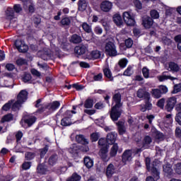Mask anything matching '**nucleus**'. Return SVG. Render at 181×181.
<instances>
[{
  "instance_id": "a19ab883",
  "label": "nucleus",
  "mask_w": 181,
  "mask_h": 181,
  "mask_svg": "<svg viewBox=\"0 0 181 181\" xmlns=\"http://www.w3.org/2000/svg\"><path fill=\"white\" fill-rule=\"evenodd\" d=\"M93 100L91 99L86 100L84 104L85 108H93Z\"/></svg>"
},
{
  "instance_id": "4be33fe9",
  "label": "nucleus",
  "mask_w": 181,
  "mask_h": 181,
  "mask_svg": "<svg viewBox=\"0 0 181 181\" xmlns=\"http://www.w3.org/2000/svg\"><path fill=\"white\" fill-rule=\"evenodd\" d=\"M117 125L118 127L119 134L120 135H124V134L127 132V129H125V126L124 125V122H118L117 123Z\"/></svg>"
},
{
  "instance_id": "f03ea898",
  "label": "nucleus",
  "mask_w": 181,
  "mask_h": 181,
  "mask_svg": "<svg viewBox=\"0 0 181 181\" xmlns=\"http://www.w3.org/2000/svg\"><path fill=\"white\" fill-rule=\"evenodd\" d=\"M156 163H158V165H159V161L158 160H156L155 161H153V164L151 165V158H146V168L148 170H151L153 173V175L154 177H152V176H148L146 177V181H156V180H158L159 179V175L160 173L159 171H158V169L155 167V166H158V165H156Z\"/></svg>"
},
{
  "instance_id": "de8ad7c7",
  "label": "nucleus",
  "mask_w": 181,
  "mask_h": 181,
  "mask_svg": "<svg viewBox=\"0 0 181 181\" xmlns=\"http://www.w3.org/2000/svg\"><path fill=\"white\" fill-rule=\"evenodd\" d=\"M134 73V71H132V67L128 66L127 69L124 72V76H132V74Z\"/></svg>"
},
{
  "instance_id": "bb28decb",
  "label": "nucleus",
  "mask_w": 181,
  "mask_h": 181,
  "mask_svg": "<svg viewBox=\"0 0 181 181\" xmlns=\"http://www.w3.org/2000/svg\"><path fill=\"white\" fill-rule=\"evenodd\" d=\"M76 141L78 142V144H82L83 145H87L88 144V141L84 138L83 135L79 134L76 135Z\"/></svg>"
},
{
  "instance_id": "ddd939ff",
  "label": "nucleus",
  "mask_w": 181,
  "mask_h": 181,
  "mask_svg": "<svg viewBox=\"0 0 181 181\" xmlns=\"http://www.w3.org/2000/svg\"><path fill=\"white\" fill-rule=\"evenodd\" d=\"M88 52V47L87 45H78L75 47V53L81 56V54H86Z\"/></svg>"
},
{
  "instance_id": "ea45409f",
  "label": "nucleus",
  "mask_w": 181,
  "mask_h": 181,
  "mask_svg": "<svg viewBox=\"0 0 181 181\" xmlns=\"http://www.w3.org/2000/svg\"><path fill=\"white\" fill-rule=\"evenodd\" d=\"M118 64L120 67H122V69H124L127 67V65L128 64V59L123 58L119 61Z\"/></svg>"
},
{
  "instance_id": "f3484780",
  "label": "nucleus",
  "mask_w": 181,
  "mask_h": 181,
  "mask_svg": "<svg viewBox=\"0 0 181 181\" xmlns=\"http://www.w3.org/2000/svg\"><path fill=\"white\" fill-rule=\"evenodd\" d=\"M168 70H169V71H173V73H177V71H180V67L175 62H170L168 64Z\"/></svg>"
},
{
  "instance_id": "423d86ee",
  "label": "nucleus",
  "mask_w": 181,
  "mask_h": 181,
  "mask_svg": "<svg viewBox=\"0 0 181 181\" xmlns=\"http://www.w3.org/2000/svg\"><path fill=\"white\" fill-rule=\"evenodd\" d=\"M71 114H76L75 111L67 110L65 113L66 117H64L61 121V125L63 127H69V125H71V122H70V118H71Z\"/></svg>"
},
{
  "instance_id": "79ce46f5",
  "label": "nucleus",
  "mask_w": 181,
  "mask_h": 181,
  "mask_svg": "<svg viewBox=\"0 0 181 181\" xmlns=\"http://www.w3.org/2000/svg\"><path fill=\"white\" fill-rule=\"evenodd\" d=\"M98 144L100 146H103V148H108V142H107V140L105 139H100L98 141Z\"/></svg>"
},
{
  "instance_id": "a878e982",
  "label": "nucleus",
  "mask_w": 181,
  "mask_h": 181,
  "mask_svg": "<svg viewBox=\"0 0 181 181\" xmlns=\"http://www.w3.org/2000/svg\"><path fill=\"white\" fill-rule=\"evenodd\" d=\"M115 173V169L114 168V165L110 164L107 168L106 175L107 177H111Z\"/></svg>"
},
{
  "instance_id": "4468645a",
  "label": "nucleus",
  "mask_w": 181,
  "mask_h": 181,
  "mask_svg": "<svg viewBox=\"0 0 181 181\" xmlns=\"http://www.w3.org/2000/svg\"><path fill=\"white\" fill-rule=\"evenodd\" d=\"M100 9L103 12H110L112 9V4L109 1H104L100 4Z\"/></svg>"
},
{
  "instance_id": "9b49d317",
  "label": "nucleus",
  "mask_w": 181,
  "mask_h": 181,
  "mask_svg": "<svg viewBox=\"0 0 181 181\" xmlns=\"http://www.w3.org/2000/svg\"><path fill=\"white\" fill-rule=\"evenodd\" d=\"M176 103H177V100L175 97H171L168 98L167 100V105L165 106L167 110L172 111L175 107V105H176Z\"/></svg>"
},
{
  "instance_id": "473e14b6",
  "label": "nucleus",
  "mask_w": 181,
  "mask_h": 181,
  "mask_svg": "<svg viewBox=\"0 0 181 181\" xmlns=\"http://www.w3.org/2000/svg\"><path fill=\"white\" fill-rule=\"evenodd\" d=\"M163 169L164 173H166V175H172V173L173 172V170L172 169V165H170V164H166L163 165Z\"/></svg>"
},
{
  "instance_id": "603ef678",
  "label": "nucleus",
  "mask_w": 181,
  "mask_h": 181,
  "mask_svg": "<svg viewBox=\"0 0 181 181\" xmlns=\"http://www.w3.org/2000/svg\"><path fill=\"white\" fill-rule=\"evenodd\" d=\"M57 162V156L54 155L49 158V165H54Z\"/></svg>"
},
{
  "instance_id": "412c9836",
  "label": "nucleus",
  "mask_w": 181,
  "mask_h": 181,
  "mask_svg": "<svg viewBox=\"0 0 181 181\" xmlns=\"http://www.w3.org/2000/svg\"><path fill=\"white\" fill-rule=\"evenodd\" d=\"M113 22L117 25V26H122V24L124 23L122 22V17H121V15L119 14H115L113 16Z\"/></svg>"
},
{
  "instance_id": "13d9d810",
  "label": "nucleus",
  "mask_w": 181,
  "mask_h": 181,
  "mask_svg": "<svg viewBox=\"0 0 181 181\" xmlns=\"http://www.w3.org/2000/svg\"><path fill=\"white\" fill-rule=\"evenodd\" d=\"M94 32L96 35H102L103 34V28L98 25L94 28Z\"/></svg>"
},
{
  "instance_id": "e2e57ef3",
  "label": "nucleus",
  "mask_w": 181,
  "mask_h": 181,
  "mask_svg": "<svg viewBox=\"0 0 181 181\" xmlns=\"http://www.w3.org/2000/svg\"><path fill=\"white\" fill-rule=\"evenodd\" d=\"M31 74L33 76H35V77H40L41 76L40 72L35 69H31Z\"/></svg>"
},
{
  "instance_id": "c85d7f7f",
  "label": "nucleus",
  "mask_w": 181,
  "mask_h": 181,
  "mask_svg": "<svg viewBox=\"0 0 181 181\" xmlns=\"http://www.w3.org/2000/svg\"><path fill=\"white\" fill-rule=\"evenodd\" d=\"M103 73L105 77H107V78H109L110 81H112V80H114V77H112V74L111 73V70H110V68H105L103 69Z\"/></svg>"
},
{
  "instance_id": "8fccbe9b",
  "label": "nucleus",
  "mask_w": 181,
  "mask_h": 181,
  "mask_svg": "<svg viewBox=\"0 0 181 181\" xmlns=\"http://www.w3.org/2000/svg\"><path fill=\"white\" fill-rule=\"evenodd\" d=\"M99 138H100L99 133H93L90 135V139L93 142H96V141H98Z\"/></svg>"
},
{
  "instance_id": "b1692460",
  "label": "nucleus",
  "mask_w": 181,
  "mask_h": 181,
  "mask_svg": "<svg viewBox=\"0 0 181 181\" xmlns=\"http://www.w3.org/2000/svg\"><path fill=\"white\" fill-rule=\"evenodd\" d=\"M146 110H152V103H151V100H145V105H142L141 111L145 112Z\"/></svg>"
},
{
  "instance_id": "c03bdc74",
  "label": "nucleus",
  "mask_w": 181,
  "mask_h": 181,
  "mask_svg": "<svg viewBox=\"0 0 181 181\" xmlns=\"http://www.w3.org/2000/svg\"><path fill=\"white\" fill-rule=\"evenodd\" d=\"M61 23L64 26H69V25L71 23V20H70L69 18H64L61 21Z\"/></svg>"
},
{
  "instance_id": "cd10ccee",
  "label": "nucleus",
  "mask_w": 181,
  "mask_h": 181,
  "mask_svg": "<svg viewBox=\"0 0 181 181\" xmlns=\"http://www.w3.org/2000/svg\"><path fill=\"white\" fill-rule=\"evenodd\" d=\"M78 11H81L82 12L87 9V1L86 0H79L78 4Z\"/></svg>"
},
{
  "instance_id": "0e129e2a",
  "label": "nucleus",
  "mask_w": 181,
  "mask_h": 181,
  "mask_svg": "<svg viewBox=\"0 0 181 181\" xmlns=\"http://www.w3.org/2000/svg\"><path fill=\"white\" fill-rule=\"evenodd\" d=\"M159 88L161 94H166L168 93V87L165 86H160Z\"/></svg>"
},
{
  "instance_id": "2eb2a0df",
  "label": "nucleus",
  "mask_w": 181,
  "mask_h": 181,
  "mask_svg": "<svg viewBox=\"0 0 181 181\" xmlns=\"http://www.w3.org/2000/svg\"><path fill=\"white\" fill-rule=\"evenodd\" d=\"M17 100L19 101V103H21L23 104L26 100H28V91L25 90H22L17 96Z\"/></svg>"
},
{
  "instance_id": "c756f323",
  "label": "nucleus",
  "mask_w": 181,
  "mask_h": 181,
  "mask_svg": "<svg viewBox=\"0 0 181 181\" xmlns=\"http://www.w3.org/2000/svg\"><path fill=\"white\" fill-rule=\"evenodd\" d=\"M117 152H118V144H113V146L110 149V156H111V158H114V156H117Z\"/></svg>"
},
{
  "instance_id": "f8f14e48",
  "label": "nucleus",
  "mask_w": 181,
  "mask_h": 181,
  "mask_svg": "<svg viewBox=\"0 0 181 181\" xmlns=\"http://www.w3.org/2000/svg\"><path fill=\"white\" fill-rule=\"evenodd\" d=\"M99 156L104 162H108L110 160V158H108V147H103L99 151Z\"/></svg>"
},
{
  "instance_id": "69168bd1",
  "label": "nucleus",
  "mask_w": 181,
  "mask_h": 181,
  "mask_svg": "<svg viewBox=\"0 0 181 181\" xmlns=\"http://www.w3.org/2000/svg\"><path fill=\"white\" fill-rule=\"evenodd\" d=\"M11 102H8V103H6L3 107H2V110L4 111H8V110L11 109Z\"/></svg>"
},
{
  "instance_id": "7c9ffc66",
  "label": "nucleus",
  "mask_w": 181,
  "mask_h": 181,
  "mask_svg": "<svg viewBox=\"0 0 181 181\" xmlns=\"http://www.w3.org/2000/svg\"><path fill=\"white\" fill-rule=\"evenodd\" d=\"M151 93L152 97L154 98H160V97H162V92H160V90L158 88L152 89Z\"/></svg>"
},
{
  "instance_id": "58836bf2",
  "label": "nucleus",
  "mask_w": 181,
  "mask_h": 181,
  "mask_svg": "<svg viewBox=\"0 0 181 181\" xmlns=\"http://www.w3.org/2000/svg\"><path fill=\"white\" fill-rule=\"evenodd\" d=\"M22 102H19L18 100H17L16 102H15L12 105V110L13 111H18L19 110L20 107L22 106Z\"/></svg>"
},
{
  "instance_id": "6e6552de",
  "label": "nucleus",
  "mask_w": 181,
  "mask_h": 181,
  "mask_svg": "<svg viewBox=\"0 0 181 181\" xmlns=\"http://www.w3.org/2000/svg\"><path fill=\"white\" fill-rule=\"evenodd\" d=\"M136 95L138 98H144V100H151V93L147 92L145 89H139Z\"/></svg>"
},
{
  "instance_id": "393cba45",
  "label": "nucleus",
  "mask_w": 181,
  "mask_h": 181,
  "mask_svg": "<svg viewBox=\"0 0 181 181\" xmlns=\"http://www.w3.org/2000/svg\"><path fill=\"white\" fill-rule=\"evenodd\" d=\"M23 122L24 124H27L28 127H30L31 125H33L35 122H36V117H32L29 119H27L25 120H21V124H22V127H23Z\"/></svg>"
},
{
  "instance_id": "4c0bfd02",
  "label": "nucleus",
  "mask_w": 181,
  "mask_h": 181,
  "mask_svg": "<svg viewBox=\"0 0 181 181\" xmlns=\"http://www.w3.org/2000/svg\"><path fill=\"white\" fill-rule=\"evenodd\" d=\"M81 180V176L76 173L72 175V176L66 180V181H80Z\"/></svg>"
},
{
  "instance_id": "1a4fd4ad",
  "label": "nucleus",
  "mask_w": 181,
  "mask_h": 181,
  "mask_svg": "<svg viewBox=\"0 0 181 181\" xmlns=\"http://www.w3.org/2000/svg\"><path fill=\"white\" fill-rule=\"evenodd\" d=\"M100 57H101V52L93 50L86 54V59H88V60H96L97 59H100Z\"/></svg>"
},
{
  "instance_id": "bf43d9fd",
  "label": "nucleus",
  "mask_w": 181,
  "mask_h": 181,
  "mask_svg": "<svg viewBox=\"0 0 181 181\" xmlns=\"http://www.w3.org/2000/svg\"><path fill=\"white\" fill-rule=\"evenodd\" d=\"M31 163L30 162H25L22 165V168L24 170H28V169H30Z\"/></svg>"
},
{
  "instance_id": "5701e85b",
  "label": "nucleus",
  "mask_w": 181,
  "mask_h": 181,
  "mask_svg": "<svg viewBox=\"0 0 181 181\" xmlns=\"http://www.w3.org/2000/svg\"><path fill=\"white\" fill-rule=\"evenodd\" d=\"M84 165L88 168V169H90L94 166V161L90 157H85Z\"/></svg>"
},
{
  "instance_id": "37998d69",
  "label": "nucleus",
  "mask_w": 181,
  "mask_h": 181,
  "mask_svg": "<svg viewBox=\"0 0 181 181\" xmlns=\"http://www.w3.org/2000/svg\"><path fill=\"white\" fill-rule=\"evenodd\" d=\"M35 156H36V154H35V153L27 152L25 153V159L27 160H32V159H33Z\"/></svg>"
},
{
  "instance_id": "f704fd0d",
  "label": "nucleus",
  "mask_w": 181,
  "mask_h": 181,
  "mask_svg": "<svg viewBox=\"0 0 181 181\" xmlns=\"http://www.w3.org/2000/svg\"><path fill=\"white\" fill-rule=\"evenodd\" d=\"M6 15L8 19H13L15 16V12L12 8H8L6 11Z\"/></svg>"
},
{
  "instance_id": "72a5a7b5",
  "label": "nucleus",
  "mask_w": 181,
  "mask_h": 181,
  "mask_svg": "<svg viewBox=\"0 0 181 181\" xmlns=\"http://www.w3.org/2000/svg\"><path fill=\"white\" fill-rule=\"evenodd\" d=\"M70 42L75 44L81 43V37L77 35H74L71 36Z\"/></svg>"
},
{
  "instance_id": "a18cd8bd",
  "label": "nucleus",
  "mask_w": 181,
  "mask_h": 181,
  "mask_svg": "<svg viewBox=\"0 0 181 181\" xmlns=\"http://www.w3.org/2000/svg\"><path fill=\"white\" fill-rule=\"evenodd\" d=\"M83 30L87 32V33H90L91 32V26H90L87 23H83L82 25Z\"/></svg>"
},
{
  "instance_id": "6e6d98bb",
  "label": "nucleus",
  "mask_w": 181,
  "mask_h": 181,
  "mask_svg": "<svg viewBox=\"0 0 181 181\" xmlns=\"http://www.w3.org/2000/svg\"><path fill=\"white\" fill-rule=\"evenodd\" d=\"M134 6L136 9H142V3L139 0H134Z\"/></svg>"
},
{
  "instance_id": "39448f33",
  "label": "nucleus",
  "mask_w": 181,
  "mask_h": 181,
  "mask_svg": "<svg viewBox=\"0 0 181 181\" xmlns=\"http://www.w3.org/2000/svg\"><path fill=\"white\" fill-rule=\"evenodd\" d=\"M105 50L109 56H117V47L112 42H108L106 43Z\"/></svg>"
},
{
  "instance_id": "a211bd4d",
  "label": "nucleus",
  "mask_w": 181,
  "mask_h": 181,
  "mask_svg": "<svg viewBox=\"0 0 181 181\" xmlns=\"http://www.w3.org/2000/svg\"><path fill=\"white\" fill-rule=\"evenodd\" d=\"M117 139V134L116 133H110L107 136V142L108 145H112V144L115 143V140Z\"/></svg>"
},
{
  "instance_id": "dca6fc26",
  "label": "nucleus",
  "mask_w": 181,
  "mask_h": 181,
  "mask_svg": "<svg viewBox=\"0 0 181 181\" xmlns=\"http://www.w3.org/2000/svg\"><path fill=\"white\" fill-rule=\"evenodd\" d=\"M23 2H24V9H26L28 6L29 12L31 13H33L35 12V6L33 4L32 1L30 0H21Z\"/></svg>"
},
{
  "instance_id": "338daca9",
  "label": "nucleus",
  "mask_w": 181,
  "mask_h": 181,
  "mask_svg": "<svg viewBox=\"0 0 181 181\" xmlns=\"http://www.w3.org/2000/svg\"><path fill=\"white\" fill-rule=\"evenodd\" d=\"M175 121L179 124V125H181V112H178L175 116Z\"/></svg>"
},
{
  "instance_id": "774afa93",
  "label": "nucleus",
  "mask_w": 181,
  "mask_h": 181,
  "mask_svg": "<svg viewBox=\"0 0 181 181\" xmlns=\"http://www.w3.org/2000/svg\"><path fill=\"white\" fill-rule=\"evenodd\" d=\"M175 172L177 173H178V175H180L181 173V163H177L176 165H175Z\"/></svg>"
},
{
  "instance_id": "9d476101",
  "label": "nucleus",
  "mask_w": 181,
  "mask_h": 181,
  "mask_svg": "<svg viewBox=\"0 0 181 181\" xmlns=\"http://www.w3.org/2000/svg\"><path fill=\"white\" fill-rule=\"evenodd\" d=\"M142 25L146 29H151V26L153 25V20L148 16H144L143 17Z\"/></svg>"
},
{
  "instance_id": "5fc2aeb1",
  "label": "nucleus",
  "mask_w": 181,
  "mask_h": 181,
  "mask_svg": "<svg viewBox=\"0 0 181 181\" xmlns=\"http://www.w3.org/2000/svg\"><path fill=\"white\" fill-rule=\"evenodd\" d=\"M142 73L145 78H149V69H148L146 67H144L142 69Z\"/></svg>"
},
{
  "instance_id": "aec40b11",
  "label": "nucleus",
  "mask_w": 181,
  "mask_h": 181,
  "mask_svg": "<svg viewBox=\"0 0 181 181\" xmlns=\"http://www.w3.org/2000/svg\"><path fill=\"white\" fill-rule=\"evenodd\" d=\"M159 81H166V80H176V78L173 77L171 76L167 75L166 72H164L161 76L158 77Z\"/></svg>"
},
{
  "instance_id": "2f4dec72",
  "label": "nucleus",
  "mask_w": 181,
  "mask_h": 181,
  "mask_svg": "<svg viewBox=\"0 0 181 181\" xmlns=\"http://www.w3.org/2000/svg\"><path fill=\"white\" fill-rule=\"evenodd\" d=\"M78 149H80V147H78L76 144H73L70 148H69V152L71 153V155H77L78 153Z\"/></svg>"
},
{
  "instance_id": "49530a36",
  "label": "nucleus",
  "mask_w": 181,
  "mask_h": 181,
  "mask_svg": "<svg viewBox=\"0 0 181 181\" xmlns=\"http://www.w3.org/2000/svg\"><path fill=\"white\" fill-rule=\"evenodd\" d=\"M181 91V83L174 86V89L173 90V94H177Z\"/></svg>"
},
{
  "instance_id": "e433bc0d",
  "label": "nucleus",
  "mask_w": 181,
  "mask_h": 181,
  "mask_svg": "<svg viewBox=\"0 0 181 181\" xmlns=\"http://www.w3.org/2000/svg\"><path fill=\"white\" fill-rule=\"evenodd\" d=\"M13 119V115L11 114L6 115L1 119V122H9Z\"/></svg>"
},
{
  "instance_id": "680f3d73",
  "label": "nucleus",
  "mask_w": 181,
  "mask_h": 181,
  "mask_svg": "<svg viewBox=\"0 0 181 181\" xmlns=\"http://www.w3.org/2000/svg\"><path fill=\"white\" fill-rule=\"evenodd\" d=\"M125 45L127 47H132V45H134V41L131 38H129L125 40Z\"/></svg>"
},
{
  "instance_id": "09e8293b",
  "label": "nucleus",
  "mask_w": 181,
  "mask_h": 181,
  "mask_svg": "<svg viewBox=\"0 0 181 181\" xmlns=\"http://www.w3.org/2000/svg\"><path fill=\"white\" fill-rule=\"evenodd\" d=\"M150 15L153 19H158L159 18V12H158L156 10H152Z\"/></svg>"
},
{
  "instance_id": "7ed1b4c3",
  "label": "nucleus",
  "mask_w": 181,
  "mask_h": 181,
  "mask_svg": "<svg viewBox=\"0 0 181 181\" xmlns=\"http://www.w3.org/2000/svg\"><path fill=\"white\" fill-rule=\"evenodd\" d=\"M139 152H142V148H137L136 151L132 150H127L123 153L122 162H124V163H127V162H131V160H132V156L134 153H139Z\"/></svg>"
},
{
  "instance_id": "c9c22d12",
  "label": "nucleus",
  "mask_w": 181,
  "mask_h": 181,
  "mask_svg": "<svg viewBox=\"0 0 181 181\" xmlns=\"http://www.w3.org/2000/svg\"><path fill=\"white\" fill-rule=\"evenodd\" d=\"M172 121H173L172 115L170 114L167 115L165 118V125L166 128H168V127L172 124Z\"/></svg>"
},
{
  "instance_id": "864d4df0",
  "label": "nucleus",
  "mask_w": 181,
  "mask_h": 181,
  "mask_svg": "<svg viewBox=\"0 0 181 181\" xmlns=\"http://www.w3.org/2000/svg\"><path fill=\"white\" fill-rule=\"evenodd\" d=\"M93 81H103V74L94 75Z\"/></svg>"
},
{
  "instance_id": "20e7f679",
  "label": "nucleus",
  "mask_w": 181,
  "mask_h": 181,
  "mask_svg": "<svg viewBox=\"0 0 181 181\" xmlns=\"http://www.w3.org/2000/svg\"><path fill=\"white\" fill-rule=\"evenodd\" d=\"M123 19L128 26H134L135 25V19L132 11H125L123 13Z\"/></svg>"
},
{
  "instance_id": "0eeeda50",
  "label": "nucleus",
  "mask_w": 181,
  "mask_h": 181,
  "mask_svg": "<svg viewBox=\"0 0 181 181\" xmlns=\"http://www.w3.org/2000/svg\"><path fill=\"white\" fill-rule=\"evenodd\" d=\"M15 45L16 49L21 53H25L28 52V47L26 44H25V42L22 40H16L15 42Z\"/></svg>"
},
{
  "instance_id": "f257e3e1",
  "label": "nucleus",
  "mask_w": 181,
  "mask_h": 181,
  "mask_svg": "<svg viewBox=\"0 0 181 181\" xmlns=\"http://www.w3.org/2000/svg\"><path fill=\"white\" fill-rule=\"evenodd\" d=\"M112 105H115L111 110L110 117L112 121H117L118 118L121 117V113L122 110H121V94L116 93L113 96Z\"/></svg>"
},
{
  "instance_id": "3c124183",
  "label": "nucleus",
  "mask_w": 181,
  "mask_h": 181,
  "mask_svg": "<svg viewBox=\"0 0 181 181\" xmlns=\"http://www.w3.org/2000/svg\"><path fill=\"white\" fill-rule=\"evenodd\" d=\"M152 142V139L149 137V136H146L143 141V146H146V145H149Z\"/></svg>"
},
{
  "instance_id": "6ab92c4d",
  "label": "nucleus",
  "mask_w": 181,
  "mask_h": 181,
  "mask_svg": "<svg viewBox=\"0 0 181 181\" xmlns=\"http://www.w3.org/2000/svg\"><path fill=\"white\" fill-rule=\"evenodd\" d=\"M59 107H60V102L59 101H54L47 105V110L50 111H56Z\"/></svg>"
},
{
  "instance_id": "4d7b16f0",
  "label": "nucleus",
  "mask_w": 181,
  "mask_h": 181,
  "mask_svg": "<svg viewBox=\"0 0 181 181\" xmlns=\"http://www.w3.org/2000/svg\"><path fill=\"white\" fill-rule=\"evenodd\" d=\"M13 9L16 13H20V12H22V6L21 4H15Z\"/></svg>"
},
{
  "instance_id": "052dcab7",
  "label": "nucleus",
  "mask_w": 181,
  "mask_h": 181,
  "mask_svg": "<svg viewBox=\"0 0 181 181\" xmlns=\"http://www.w3.org/2000/svg\"><path fill=\"white\" fill-rule=\"evenodd\" d=\"M157 105L160 107V108H163V107H165V99L164 98H161L160 99L158 103H157Z\"/></svg>"
}]
</instances>
